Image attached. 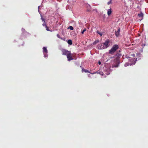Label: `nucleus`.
<instances>
[{"instance_id":"1","label":"nucleus","mask_w":148,"mask_h":148,"mask_svg":"<svg viewBox=\"0 0 148 148\" xmlns=\"http://www.w3.org/2000/svg\"><path fill=\"white\" fill-rule=\"evenodd\" d=\"M119 46L117 45H114L112 47L111 49L109 51V53L112 54L114 53L119 48Z\"/></svg>"},{"instance_id":"2","label":"nucleus","mask_w":148,"mask_h":148,"mask_svg":"<svg viewBox=\"0 0 148 148\" xmlns=\"http://www.w3.org/2000/svg\"><path fill=\"white\" fill-rule=\"evenodd\" d=\"M114 63L112 66V67H117L118 66L119 64L120 63V62L119 60V58H117L114 60Z\"/></svg>"},{"instance_id":"3","label":"nucleus","mask_w":148,"mask_h":148,"mask_svg":"<svg viewBox=\"0 0 148 148\" xmlns=\"http://www.w3.org/2000/svg\"><path fill=\"white\" fill-rule=\"evenodd\" d=\"M61 51L63 55H66L67 56L71 53V51H69L67 50L64 49H62Z\"/></svg>"},{"instance_id":"4","label":"nucleus","mask_w":148,"mask_h":148,"mask_svg":"<svg viewBox=\"0 0 148 148\" xmlns=\"http://www.w3.org/2000/svg\"><path fill=\"white\" fill-rule=\"evenodd\" d=\"M110 41L108 39H107L103 43L104 48L106 49L110 45Z\"/></svg>"},{"instance_id":"5","label":"nucleus","mask_w":148,"mask_h":148,"mask_svg":"<svg viewBox=\"0 0 148 148\" xmlns=\"http://www.w3.org/2000/svg\"><path fill=\"white\" fill-rule=\"evenodd\" d=\"M72 54L71 52L67 56V58L69 61H70L73 59V58L72 57Z\"/></svg>"},{"instance_id":"6","label":"nucleus","mask_w":148,"mask_h":148,"mask_svg":"<svg viewBox=\"0 0 148 148\" xmlns=\"http://www.w3.org/2000/svg\"><path fill=\"white\" fill-rule=\"evenodd\" d=\"M103 44H99L97 45V48L99 49H105Z\"/></svg>"},{"instance_id":"7","label":"nucleus","mask_w":148,"mask_h":148,"mask_svg":"<svg viewBox=\"0 0 148 148\" xmlns=\"http://www.w3.org/2000/svg\"><path fill=\"white\" fill-rule=\"evenodd\" d=\"M110 71L109 69H107L105 71V73L106 74L108 75L110 73Z\"/></svg>"},{"instance_id":"8","label":"nucleus","mask_w":148,"mask_h":148,"mask_svg":"<svg viewBox=\"0 0 148 148\" xmlns=\"http://www.w3.org/2000/svg\"><path fill=\"white\" fill-rule=\"evenodd\" d=\"M96 73L97 74H99L101 75H103V72L102 71H97L96 73H90L91 74H94Z\"/></svg>"},{"instance_id":"9","label":"nucleus","mask_w":148,"mask_h":148,"mask_svg":"<svg viewBox=\"0 0 148 148\" xmlns=\"http://www.w3.org/2000/svg\"><path fill=\"white\" fill-rule=\"evenodd\" d=\"M82 72H84L85 73H89L90 72L87 70L84 69L83 68H82Z\"/></svg>"},{"instance_id":"10","label":"nucleus","mask_w":148,"mask_h":148,"mask_svg":"<svg viewBox=\"0 0 148 148\" xmlns=\"http://www.w3.org/2000/svg\"><path fill=\"white\" fill-rule=\"evenodd\" d=\"M43 53H47V50L46 47H44L43 48Z\"/></svg>"},{"instance_id":"11","label":"nucleus","mask_w":148,"mask_h":148,"mask_svg":"<svg viewBox=\"0 0 148 148\" xmlns=\"http://www.w3.org/2000/svg\"><path fill=\"white\" fill-rule=\"evenodd\" d=\"M112 12V11L111 10V9L110 8V9H109L108 11V12H107L108 15V16L110 15V14H111Z\"/></svg>"},{"instance_id":"12","label":"nucleus","mask_w":148,"mask_h":148,"mask_svg":"<svg viewBox=\"0 0 148 148\" xmlns=\"http://www.w3.org/2000/svg\"><path fill=\"white\" fill-rule=\"evenodd\" d=\"M99 42V40H95V42H94L93 43H92V44L93 45H95V44H96L98 43V42Z\"/></svg>"},{"instance_id":"13","label":"nucleus","mask_w":148,"mask_h":148,"mask_svg":"<svg viewBox=\"0 0 148 148\" xmlns=\"http://www.w3.org/2000/svg\"><path fill=\"white\" fill-rule=\"evenodd\" d=\"M67 43L70 45H71L72 44V42L71 40H68Z\"/></svg>"},{"instance_id":"14","label":"nucleus","mask_w":148,"mask_h":148,"mask_svg":"<svg viewBox=\"0 0 148 148\" xmlns=\"http://www.w3.org/2000/svg\"><path fill=\"white\" fill-rule=\"evenodd\" d=\"M97 33L98 34H99L100 35V36H102L103 35V34L102 33L98 31H97Z\"/></svg>"},{"instance_id":"15","label":"nucleus","mask_w":148,"mask_h":148,"mask_svg":"<svg viewBox=\"0 0 148 148\" xmlns=\"http://www.w3.org/2000/svg\"><path fill=\"white\" fill-rule=\"evenodd\" d=\"M115 35L117 37H118L119 35V33L118 32H117V31H115Z\"/></svg>"},{"instance_id":"16","label":"nucleus","mask_w":148,"mask_h":148,"mask_svg":"<svg viewBox=\"0 0 148 148\" xmlns=\"http://www.w3.org/2000/svg\"><path fill=\"white\" fill-rule=\"evenodd\" d=\"M68 29H70L71 30H73V27L72 26H71L68 27Z\"/></svg>"},{"instance_id":"17","label":"nucleus","mask_w":148,"mask_h":148,"mask_svg":"<svg viewBox=\"0 0 148 148\" xmlns=\"http://www.w3.org/2000/svg\"><path fill=\"white\" fill-rule=\"evenodd\" d=\"M86 31V28H84L83 30L81 31V33L82 34H84V32H85Z\"/></svg>"},{"instance_id":"18","label":"nucleus","mask_w":148,"mask_h":148,"mask_svg":"<svg viewBox=\"0 0 148 148\" xmlns=\"http://www.w3.org/2000/svg\"><path fill=\"white\" fill-rule=\"evenodd\" d=\"M138 16L139 17H143V14L142 13L140 14H138Z\"/></svg>"},{"instance_id":"19","label":"nucleus","mask_w":148,"mask_h":148,"mask_svg":"<svg viewBox=\"0 0 148 148\" xmlns=\"http://www.w3.org/2000/svg\"><path fill=\"white\" fill-rule=\"evenodd\" d=\"M129 64L128 63H125V64H124V66L125 67H126L127 66H128L129 65Z\"/></svg>"},{"instance_id":"20","label":"nucleus","mask_w":148,"mask_h":148,"mask_svg":"<svg viewBox=\"0 0 148 148\" xmlns=\"http://www.w3.org/2000/svg\"><path fill=\"white\" fill-rule=\"evenodd\" d=\"M112 0H110L107 3V4L109 5L112 3Z\"/></svg>"},{"instance_id":"21","label":"nucleus","mask_w":148,"mask_h":148,"mask_svg":"<svg viewBox=\"0 0 148 148\" xmlns=\"http://www.w3.org/2000/svg\"><path fill=\"white\" fill-rule=\"evenodd\" d=\"M45 27L46 28V30H47V31H50V30H49L48 27L47 26H46Z\"/></svg>"},{"instance_id":"22","label":"nucleus","mask_w":148,"mask_h":148,"mask_svg":"<svg viewBox=\"0 0 148 148\" xmlns=\"http://www.w3.org/2000/svg\"><path fill=\"white\" fill-rule=\"evenodd\" d=\"M41 19L42 20V21H44V23H45V20L43 18H42V17H41Z\"/></svg>"},{"instance_id":"23","label":"nucleus","mask_w":148,"mask_h":148,"mask_svg":"<svg viewBox=\"0 0 148 148\" xmlns=\"http://www.w3.org/2000/svg\"><path fill=\"white\" fill-rule=\"evenodd\" d=\"M57 36L58 37V38H60V36L59 35V34H57ZM61 39H62V38H61Z\"/></svg>"},{"instance_id":"24","label":"nucleus","mask_w":148,"mask_h":148,"mask_svg":"<svg viewBox=\"0 0 148 148\" xmlns=\"http://www.w3.org/2000/svg\"><path fill=\"white\" fill-rule=\"evenodd\" d=\"M42 25L43 26H45V27H46V26H47L46 24L45 23H44L42 24Z\"/></svg>"},{"instance_id":"25","label":"nucleus","mask_w":148,"mask_h":148,"mask_svg":"<svg viewBox=\"0 0 148 148\" xmlns=\"http://www.w3.org/2000/svg\"><path fill=\"white\" fill-rule=\"evenodd\" d=\"M120 28H119V29H118V31H117V32H118L119 33V32L120 31Z\"/></svg>"},{"instance_id":"26","label":"nucleus","mask_w":148,"mask_h":148,"mask_svg":"<svg viewBox=\"0 0 148 148\" xmlns=\"http://www.w3.org/2000/svg\"><path fill=\"white\" fill-rule=\"evenodd\" d=\"M98 63H99V64H101V62H100V61H99V62H98Z\"/></svg>"},{"instance_id":"27","label":"nucleus","mask_w":148,"mask_h":148,"mask_svg":"<svg viewBox=\"0 0 148 148\" xmlns=\"http://www.w3.org/2000/svg\"><path fill=\"white\" fill-rule=\"evenodd\" d=\"M118 56H121V54H119L118 55Z\"/></svg>"}]
</instances>
